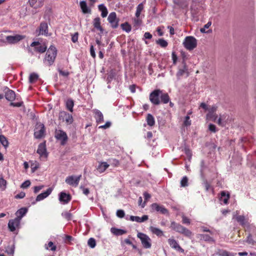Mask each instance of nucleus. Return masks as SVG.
<instances>
[{"label":"nucleus","mask_w":256,"mask_h":256,"mask_svg":"<svg viewBox=\"0 0 256 256\" xmlns=\"http://www.w3.org/2000/svg\"><path fill=\"white\" fill-rule=\"evenodd\" d=\"M207 166L205 164V162L204 160H200V174L202 178H204V170Z\"/></svg>","instance_id":"4c0bfd02"},{"label":"nucleus","mask_w":256,"mask_h":256,"mask_svg":"<svg viewBox=\"0 0 256 256\" xmlns=\"http://www.w3.org/2000/svg\"><path fill=\"white\" fill-rule=\"evenodd\" d=\"M218 106L216 105H213L208 110V112L206 116V118L209 120H212L216 122L218 118V116L216 112L217 110Z\"/></svg>","instance_id":"f3484780"},{"label":"nucleus","mask_w":256,"mask_h":256,"mask_svg":"<svg viewBox=\"0 0 256 256\" xmlns=\"http://www.w3.org/2000/svg\"><path fill=\"white\" fill-rule=\"evenodd\" d=\"M230 194L226 193L225 191H222L220 193V200L222 202L225 204H228V200L230 198Z\"/></svg>","instance_id":"c85d7f7f"},{"label":"nucleus","mask_w":256,"mask_h":256,"mask_svg":"<svg viewBox=\"0 0 256 256\" xmlns=\"http://www.w3.org/2000/svg\"><path fill=\"white\" fill-rule=\"evenodd\" d=\"M185 74H186V76L189 75L188 68L186 64H181L178 66V72L176 74V76L178 80H180L182 76Z\"/></svg>","instance_id":"ddd939ff"},{"label":"nucleus","mask_w":256,"mask_h":256,"mask_svg":"<svg viewBox=\"0 0 256 256\" xmlns=\"http://www.w3.org/2000/svg\"><path fill=\"white\" fill-rule=\"evenodd\" d=\"M180 54H181V56H182V64H186V60H187V54H186V53L184 51H181L180 52Z\"/></svg>","instance_id":"13d9d810"},{"label":"nucleus","mask_w":256,"mask_h":256,"mask_svg":"<svg viewBox=\"0 0 256 256\" xmlns=\"http://www.w3.org/2000/svg\"><path fill=\"white\" fill-rule=\"evenodd\" d=\"M246 242V243L252 246H254L256 244V239L255 238V240H254L252 238V234H248Z\"/></svg>","instance_id":"a19ab883"},{"label":"nucleus","mask_w":256,"mask_h":256,"mask_svg":"<svg viewBox=\"0 0 256 256\" xmlns=\"http://www.w3.org/2000/svg\"><path fill=\"white\" fill-rule=\"evenodd\" d=\"M170 228L175 232L187 237H190L192 235V232L190 230L174 221L171 222Z\"/></svg>","instance_id":"7ed1b4c3"},{"label":"nucleus","mask_w":256,"mask_h":256,"mask_svg":"<svg viewBox=\"0 0 256 256\" xmlns=\"http://www.w3.org/2000/svg\"><path fill=\"white\" fill-rule=\"evenodd\" d=\"M168 243L172 248L174 249L178 252L184 253V250L180 247L178 242L176 240L173 238H169L168 240Z\"/></svg>","instance_id":"4be33fe9"},{"label":"nucleus","mask_w":256,"mask_h":256,"mask_svg":"<svg viewBox=\"0 0 256 256\" xmlns=\"http://www.w3.org/2000/svg\"><path fill=\"white\" fill-rule=\"evenodd\" d=\"M150 229L152 233L156 234L158 236H161L164 235V232L158 228L150 226Z\"/></svg>","instance_id":"c9c22d12"},{"label":"nucleus","mask_w":256,"mask_h":256,"mask_svg":"<svg viewBox=\"0 0 256 256\" xmlns=\"http://www.w3.org/2000/svg\"><path fill=\"white\" fill-rule=\"evenodd\" d=\"M81 178V174L78 176H70L66 177L65 182L68 184L70 186L76 187L78 185Z\"/></svg>","instance_id":"9b49d317"},{"label":"nucleus","mask_w":256,"mask_h":256,"mask_svg":"<svg viewBox=\"0 0 256 256\" xmlns=\"http://www.w3.org/2000/svg\"><path fill=\"white\" fill-rule=\"evenodd\" d=\"M30 180H26L22 182L20 186V188H26L30 185Z\"/></svg>","instance_id":"bf43d9fd"},{"label":"nucleus","mask_w":256,"mask_h":256,"mask_svg":"<svg viewBox=\"0 0 256 256\" xmlns=\"http://www.w3.org/2000/svg\"><path fill=\"white\" fill-rule=\"evenodd\" d=\"M144 202L142 204V208H144L145 206L146 201H147L149 198H150L151 196L147 192H144Z\"/></svg>","instance_id":"5fc2aeb1"},{"label":"nucleus","mask_w":256,"mask_h":256,"mask_svg":"<svg viewBox=\"0 0 256 256\" xmlns=\"http://www.w3.org/2000/svg\"><path fill=\"white\" fill-rule=\"evenodd\" d=\"M36 32L38 36H50V34L48 33V23L46 22H42L40 23V26L36 30Z\"/></svg>","instance_id":"6e6552de"},{"label":"nucleus","mask_w":256,"mask_h":256,"mask_svg":"<svg viewBox=\"0 0 256 256\" xmlns=\"http://www.w3.org/2000/svg\"><path fill=\"white\" fill-rule=\"evenodd\" d=\"M220 256H235L236 254L228 252L226 250H220L218 252Z\"/></svg>","instance_id":"a18cd8bd"},{"label":"nucleus","mask_w":256,"mask_h":256,"mask_svg":"<svg viewBox=\"0 0 256 256\" xmlns=\"http://www.w3.org/2000/svg\"><path fill=\"white\" fill-rule=\"evenodd\" d=\"M150 100L155 106L159 105L162 103L166 104L170 102V96L168 93L163 92L160 89H156L153 90L150 94Z\"/></svg>","instance_id":"f257e3e1"},{"label":"nucleus","mask_w":256,"mask_h":256,"mask_svg":"<svg viewBox=\"0 0 256 256\" xmlns=\"http://www.w3.org/2000/svg\"><path fill=\"white\" fill-rule=\"evenodd\" d=\"M172 60L173 64L176 65L178 60V56L175 52H172Z\"/></svg>","instance_id":"680f3d73"},{"label":"nucleus","mask_w":256,"mask_h":256,"mask_svg":"<svg viewBox=\"0 0 256 256\" xmlns=\"http://www.w3.org/2000/svg\"><path fill=\"white\" fill-rule=\"evenodd\" d=\"M15 250V246L14 244H12L11 245H8L6 248V252L8 254L13 256Z\"/></svg>","instance_id":"58836bf2"},{"label":"nucleus","mask_w":256,"mask_h":256,"mask_svg":"<svg viewBox=\"0 0 256 256\" xmlns=\"http://www.w3.org/2000/svg\"><path fill=\"white\" fill-rule=\"evenodd\" d=\"M30 46L34 47L36 52L40 54L44 52L47 49V46L45 44H42L39 42H32L30 44Z\"/></svg>","instance_id":"dca6fc26"},{"label":"nucleus","mask_w":256,"mask_h":256,"mask_svg":"<svg viewBox=\"0 0 256 256\" xmlns=\"http://www.w3.org/2000/svg\"><path fill=\"white\" fill-rule=\"evenodd\" d=\"M56 55V48L54 46L51 45L46 52L44 59V63L48 66H52L55 61Z\"/></svg>","instance_id":"f03ea898"},{"label":"nucleus","mask_w":256,"mask_h":256,"mask_svg":"<svg viewBox=\"0 0 256 256\" xmlns=\"http://www.w3.org/2000/svg\"><path fill=\"white\" fill-rule=\"evenodd\" d=\"M204 178V182H202V185L205 188V190L208 192L210 189H212V186L208 182V180Z\"/></svg>","instance_id":"3c124183"},{"label":"nucleus","mask_w":256,"mask_h":256,"mask_svg":"<svg viewBox=\"0 0 256 256\" xmlns=\"http://www.w3.org/2000/svg\"><path fill=\"white\" fill-rule=\"evenodd\" d=\"M93 26L95 28L100 31L101 34L104 32V29L100 25V19L99 17L94 19Z\"/></svg>","instance_id":"cd10ccee"},{"label":"nucleus","mask_w":256,"mask_h":256,"mask_svg":"<svg viewBox=\"0 0 256 256\" xmlns=\"http://www.w3.org/2000/svg\"><path fill=\"white\" fill-rule=\"evenodd\" d=\"M54 138L57 140L60 141L62 146H64L68 140L66 133L62 130L56 129L55 130Z\"/></svg>","instance_id":"0eeeda50"},{"label":"nucleus","mask_w":256,"mask_h":256,"mask_svg":"<svg viewBox=\"0 0 256 256\" xmlns=\"http://www.w3.org/2000/svg\"><path fill=\"white\" fill-rule=\"evenodd\" d=\"M44 0H28V3L31 7L37 9L42 7Z\"/></svg>","instance_id":"b1692460"},{"label":"nucleus","mask_w":256,"mask_h":256,"mask_svg":"<svg viewBox=\"0 0 256 256\" xmlns=\"http://www.w3.org/2000/svg\"><path fill=\"white\" fill-rule=\"evenodd\" d=\"M148 218V215H144L142 217H139L138 216H131L130 218V220L132 222H142L146 221Z\"/></svg>","instance_id":"bb28decb"},{"label":"nucleus","mask_w":256,"mask_h":256,"mask_svg":"<svg viewBox=\"0 0 256 256\" xmlns=\"http://www.w3.org/2000/svg\"><path fill=\"white\" fill-rule=\"evenodd\" d=\"M71 200L72 196L69 194L62 192L58 194V200L60 202L63 204H68Z\"/></svg>","instance_id":"a211bd4d"},{"label":"nucleus","mask_w":256,"mask_h":256,"mask_svg":"<svg viewBox=\"0 0 256 256\" xmlns=\"http://www.w3.org/2000/svg\"><path fill=\"white\" fill-rule=\"evenodd\" d=\"M188 186V178L186 176H184L180 181V186L186 187Z\"/></svg>","instance_id":"864d4df0"},{"label":"nucleus","mask_w":256,"mask_h":256,"mask_svg":"<svg viewBox=\"0 0 256 256\" xmlns=\"http://www.w3.org/2000/svg\"><path fill=\"white\" fill-rule=\"evenodd\" d=\"M198 238H200V240H204L206 242H214V239L210 236L208 234H199Z\"/></svg>","instance_id":"7c9ffc66"},{"label":"nucleus","mask_w":256,"mask_h":256,"mask_svg":"<svg viewBox=\"0 0 256 256\" xmlns=\"http://www.w3.org/2000/svg\"><path fill=\"white\" fill-rule=\"evenodd\" d=\"M52 189L49 188L46 192H44L38 195L36 198L35 201L32 202V204H34L48 197L52 192Z\"/></svg>","instance_id":"412c9836"},{"label":"nucleus","mask_w":256,"mask_h":256,"mask_svg":"<svg viewBox=\"0 0 256 256\" xmlns=\"http://www.w3.org/2000/svg\"><path fill=\"white\" fill-rule=\"evenodd\" d=\"M62 216L68 220H70L72 218V214L70 212H64L62 214Z\"/></svg>","instance_id":"603ef678"},{"label":"nucleus","mask_w":256,"mask_h":256,"mask_svg":"<svg viewBox=\"0 0 256 256\" xmlns=\"http://www.w3.org/2000/svg\"><path fill=\"white\" fill-rule=\"evenodd\" d=\"M109 166L106 162H101L98 166L97 170L100 173L104 172L108 168Z\"/></svg>","instance_id":"72a5a7b5"},{"label":"nucleus","mask_w":256,"mask_h":256,"mask_svg":"<svg viewBox=\"0 0 256 256\" xmlns=\"http://www.w3.org/2000/svg\"><path fill=\"white\" fill-rule=\"evenodd\" d=\"M28 208H22L18 210L15 213L16 216V218L21 220L22 217H24L28 212Z\"/></svg>","instance_id":"a878e982"},{"label":"nucleus","mask_w":256,"mask_h":256,"mask_svg":"<svg viewBox=\"0 0 256 256\" xmlns=\"http://www.w3.org/2000/svg\"><path fill=\"white\" fill-rule=\"evenodd\" d=\"M151 210L152 212H156L162 214L168 215V210L162 205L157 203H153L150 205Z\"/></svg>","instance_id":"f8f14e48"},{"label":"nucleus","mask_w":256,"mask_h":256,"mask_svg":"<svg viewBox=\"0 0 256 256\" xmlns=\"http://www.w3.org/2000/svg\"><path fill=\"white\" fill-rule=\"evenodd\" d=\"M146 120L148 125L150 126H152L155 124V120L154 116L150 114H148L146 116Z\"/></svg>","instance_id":"f704fd0d"},{"label":"nucleus","mask_w":256,"mask_h":256,"mask_svg":"<svg viewBox=\"0 0 256 256\" xmlns=\"http://www.w3.org/2000/svg\"><path fill=\"white\" fill-rule=\"evenodd\" d=\"M37 153L40 156H44L46 158L48 156V154L46 152V146L44 142L40 143L38 146Z\"/></svg>","instance_id":"5701e85b"},{"label":"nucleus","mask_w":256,"mask_h":256,"mask_svg":"<svg viewBox=\"0 0 256 256\" xmlns=\"http://www.w3.org/2000/svg\"><path fill=\"white\" fill-rule=\"evenodd\" d=\"M239 212L236 210L234 213L233 219H235L236 222L242 226L246 227V228H248L250 226V224L248 222V219L246 218L245 216L244 215H238Z\"/></svg>","instance_id":"423d86ee"},{"label":"nucleus","mask_w":256,"mask_h":256,"mask_svg":"<svg viewBox=\"0 0 256 256\" xmlns=\"http://www.w3.org/2000/svg\"><path fill=\"white\" fill-rule=\"evenodd\" d=\"M4 90L5 92L4 97L6 100L12 102L16 99V96L14 90L9 89L8 87H5Z\"/></svg>","instance_id":"6ab92c4d"},{"label":"nucleus","mask_w":256,"mask_h":256,"mask_svg":"<svg viewBox=\"0 0 256 256\" xmlns=\"http://www.w3.org/2000/svg\"><path fill=\"white\" fill-rule=\"evenodd\" d=\"M88 244L90 248H94L96 246V240L93 238H90L88 239Z\"/></svg>","instance_id":"8fccbe9b"},{"label":"nucleus","mask_w":256,"mask_h":256,"mask_svg":"<svg viewBox=\"0 0 256 256\" xmlns=\"http://www.w3.org/2000/svg\"><path fill=\"white\" fill-rule=\"evenodd\" d=\"M25 36L20 34H16L14 36H8L6 37V40L10 44H16L20 40L24 39Z\"/></svg>","instance_id":"aec40b11"},{"label":"nucleus","mask_w":256,"mask_h":256,"mask_svg":"<svg viewBox=\"0 0 256 256\" xmlns=\"http://www.w3.org/2000/svg\"><path fill=\"white\" fill-rule=\"evenodd\" d=\"M59 120H62V122H65L67 124H70L74 122L72 115L64 111L60 112Z\"/></svg>","instance_id":"4468645a"},{"label":"nucleus","mask_w":256,"mask_h":256,"mask_svg":"<svg viewBox=\"0 0 256 256\" xmlns=\"http://www.w3.org/2000/svg\"><path fill=\"white\" fill-rule=\"evenodd\" d=\"M80 6L82 12L84 14H90L91 10L87 6L86 2L85 0H82L80 2Z\"/></svg>","instance_id":"c756f323"},{"label":"nucleus","mask_w":256,"mask_h":256,"mask_svg":"<svg viewBox=\"0 0 256 256\" xmlns=\"http://www.w3.org/2000/svg\"><path fill=\"white\" fill-rule=\"evenodd\" d=\"M98 10L101 12V16L102 18H106L108 14V11L106 7L104 5V4H100L98 6Z\"/></svg>","instance_id":"473e14b6"},{"label":"nucleus","mask_w":256,"mask_h":256,"mask_svg":"<svg viewBox=\"0 0 256 256\" xmlns=\"http://www.w3.org/2000/svg\"><path fill=\"white\" fill-rule=\"evenodd\" d=\"M80 189L82 191V193L88 196L90 194L89 188H86L82 186H80Z\"/></svg>","instance_id":"69168bd1"},{"label":"nucleus","mask_w":256,"mask_h":256,"mask_svg":"<svg viewBox=\"0 0 256 256\" xmlns=\"http://www.w3.org/2000/svg\"><path fill=\"white\" fill-rule=\"evenodd\" d=\"M184 124L186 126H190L191 124V120L188 116H186L185 117Z\"/></svg>","instance_id":"052dcab7"},{"label":"nucleus","mask_w":256,"mask_h":256,"mask_svg":"<svg viewBox=\"0 0 256 256\" xmlns=\"http://www.w3.org/2000/svg\"><path fill=\"white\" fill-rule=\"evenodd\" d=\"M93 111L94 113V117L96 119V122L98 124L102 122L104 120V116L102 112L97 109L94 110Z\"/></svg>","instance_id":"393cba45"},{"label":"nucleus","mask_w":256,"mask_h":256,"mask_svg":"<svg viewBox=\"0 0 256 256\" xmlns=\"http://www.w3.org/2000/svg\"><path fill=\"white\" fill-rule=\"evenodd\" d=\"M156 43L162 48H166L168 45V42L163 38L158 39L156 41Z\"/></svg>","instance_id":"49530a36"},{"label":"nucleus","mask_w":256,"mask_h":256,"mask_svg":"<svg viewBox=\"0 0 256 256\" xmlns=\"http://www.w3.org/2000/svg\"><path fill=\"white\" fill-rule=\"evenodd\" d=\"M116 216L120 218H123L124 216V212L122 210H118L116 212Z\"/></svg>","instance_id":"0e129e2a"},{"label":"nucleus","mask_w":256,"mask_h":256,"mask_svg":"<svg viewBox=\"0 0 256 256\" xmlns=\"http://www.w3.org/2000/svg\"><path fill=\"white\" fill-rule=\"evenodd\" d=\"M116 76V73L114 70H112L110 72L108 76L106 78V81L108 83H110L112 80Z\"/></svg>","instance_id":"de8ad7c7"},{"label":"nucleus","mask_w":256,"mask_h":256,"mask_svg":"<svg viewBox=\"0 0 256 256\" xmlns=\"http://www.w3.org/2000/svg\"><path fill=\"white\" fill-rule=\"evenodd\" d=\"M0 142L5 148H6L9 144L7 138L2 134L0 135Z\"/></svg>","instance_id":"ea45409f"},{"label":"nucleus","mask_w":256,"mask_h":256,"mask_svg":"<svg viewBox=\"0 0 256 256\" xmlns=\"http://www.w3.org/2000/svg\"><path fill=\"white\" fill-rule=\"evenodd\" d=\"M20 222L18 218L10 220L8 224L9 231L14 232L16 230H18L20 228Z\"/></svg>","instance_id":"1a4fd4ad"},{"label":"nucleus","mask_w":256,"mask_h":256,"mask_svg":"<svg viewBox=\"0 0 256 256\" xmlns=\"http://www.w3.org/2000/svg\"><path fill=\"white\" fill-rule=\"evenodd\" d=\"M110 232L112 234L117 236H122L126 233V230L116 228H112Z\"/></svg>","instance_id":"2f4dec72"},{"label":"nucleus","mask_w":256,"mask_h":256,"mask_svg":"<svg viewBox=\"0 0 256 256\" xmlns=\"http://www.w3.org/2000/svg\"><path fill=\"white\" fill-rule=\"evenodd\" d=\"M46 130L43 124H36L34 130V136L36 138H42L45 134Z\"/></svg>","instance_id":"9d476101"},{"label":"nucleus","mask_w":256,"mask_h":256,"mask_svg":"<svg viewBox=\"0 0 256 256\" xmlns=\"http://www.w3.org/2000/svg\"><path fill=\"white\" fill-rule=\"evenodd\" d=\"M108 20L112 28H116L118 27L119 20L117 18L116 14L115 12H112L109 14L108 18Z\"/></svg>","instance_id":"2eb2a0df"},{"label":"nucleus","mask_w":256,"mask_h":256,"mask_svg":"<svg viewBox=\"0 0 256 256\" xmlns=\"http://www.w3.org/2000/svg\"><path fill=\"white\" fill-rule=\"evenodd\" d=\"M211 24H212V22H208L204 26V28H200V32L202 33H206V29L208 28L211 26Z\"/></svg>","instance_id":"338daca9"},{"label":"nucleus","mask_w":256,"mask_h":256,"mask_svg":"<svg viewBox=\"0 0 256 256\" xmlns=\"http://www.w3.org/2000/svg\"><path fill=\"white\" fill-rule=\"evenodd\" d=\"M38 78V75L35 72H32L30 74L28 79V82L30 84L34 83Z\"/></svg>","instance_id":"79ce46f5"},{"label":"nucleus","mask_w":256,"mask_h":256,"mask_svg":"<svg viewBox=\"0 0 256 256\" xmlns=\"http://www.w3.org/2000/svg\"><path fill=\"white\" fill-rule=\"evenodd\" d=\"M66 106L68 110L70 112H73V107L74 106V102L72 99H68L66 102Z\"/></svg>","instance_id":"e433bc0d"},{"label":"nucleus","mask_w":256,"mask_h":256,"mask_svg":"<svg viewBox=\"0 0 256 256\" xmlns=\"http://www.w3.org/2000/svg\"><path fill=\"white\" fill-rule=\"evenodd\" d=\"M78 33L76 32L74 34L72 35V41L76 43L78 41Z\"/></svg>","instance_id":"774afa93"},{"label":"nucleus","mask_w":256,"mask_h":256,"mask_svg":"<svg viewBox=\"0 0 256 256\" xmlns=\"http://www.w3.org/2000/svg\"><path fill=\"white\" fill-rule=\"evenodd\" d=\"M44 248L46 250H50L52 251H55L56 249V246L54 244L53 242L50 241L48 244H44Z\"/></svg>","instance_id":"37998d69"},{"label":"nucleus","mask_w":256,"mask_h":256,"mask_svg":"<svg viewBox=\"0 0 256 256\" xmlns=\"http://www.w3.org/2000/svg\"><path fill=\"white\" fill-rule=\"evenodd\" d=\"M247 230L249 232L248 234H252V236L254 235V238L256 239V227L253 224H250Z\"/></svg>","instance_id":"09e8293b"},{"label":"nucleus","mask_w":256,"mask_h":256,"mask_svg":"<svg viewBox=\"0 0 256 256\" xmlns=\"http://www.w3.org/2000/svg\"><path fill=\"white\" fill-rule=\"evenodd\" d=\"M24 104V102L22 101H21V102H12L10 105L12 106H14V107H20L22 106Z\"/></svg>","instance_id":"e2e57ef3"},{"label":"nucleus","mask_w":256,"mask_h":256,"mask_svg":"<svg viewBox=\"0 0 256 256\" xmlns=\"http://www.w3.org/2000/svg\"><path fill=\"white\" fill-rule=\"evenodd\" d=\"M110 164L114 166H118L120 165V162L116 158H112L110 160Z\"/></svg>","instance_id":"4d7b16f0"},{"label":"nucleus","mask_w":256,"mask_h":256,"mask_svg":"<svg viewBox=\"0 0 256 256\" xmlns=\"http://www.w3.org/2000/svg\"><path fill=\"white\" fill-rule=\"evenodd\" d=\"M137 237L140 240L144 248H150L152 246V240L146 234L138 232Z\"/></svg>","instance_id":"39448f33"},{"label":"nucleus","mask_w":256,"mask_h":256,"mask_svg":"<svg viewBox=\"0 0 256 256\" xmlns=\"http://www.w3.org/2000/svg\"><path fill=\"white\" fill-rule=\"evenodd\" d=\"M183 45L188 50H193L196 47L197 40L192 36H186L183 42Z\"/></svg>","instance_id":"20e7f679"},{"label":"nucleus","mask_w":256,"mask_h":256,"mask_svg":"<svg viewBox=\"0 0 256 256\" xmlns=\"http://www.w3.org/2000/svg\"><path fill=\"white\" fill-rule=\"evenodd\" d=\"M6 181L2 178H0V188L2 190L6 188Z\"/></svg>","instance_id":"6e6d98bb"},{"label":"nucleus","mask_w":256,"mask_h":256,"mask_svg":"<svg viewBox=\"0 0 256 256\" xmlns=\"http://www.w3.org/2000/svg\"><path fill=\"white\" fill-rule=\"evenodd\" d=\"M120 26H121L122 30L126 32H130L131 31V30H132L131 26L130 24H129L128 22H126L124 24H122L120 25Z\"/></svg>","instance_id":"c03bdc74"}]
</instances>
